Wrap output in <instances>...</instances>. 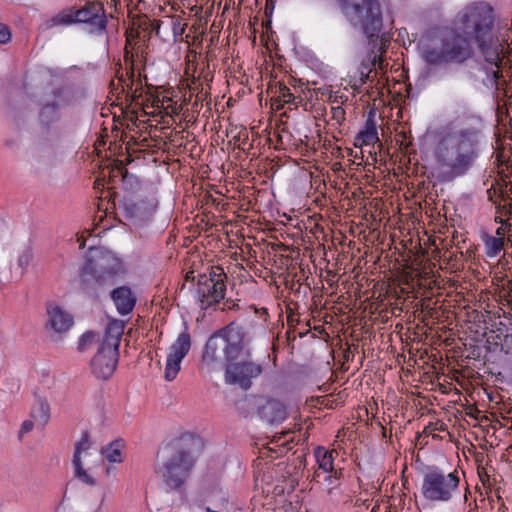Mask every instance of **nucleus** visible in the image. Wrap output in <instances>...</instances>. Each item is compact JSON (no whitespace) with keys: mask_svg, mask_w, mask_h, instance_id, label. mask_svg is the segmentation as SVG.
I'll return each mask as SVG.
<instances>
[{"mask_svg":"<svg viewBox=\"0 0 512 512\" xmlns=\"http://www.w3.org/2000/svg\"><path fill=\"white\" fill-rule=\"evenodd\" d=\"M124 273V264L117 255L104 248H91L79 269V288L91 299H99L109 291L117 312L126 316L136 305L135 294L128 286L110 290Z\"/></svg>","mask_w":512,"mask_h":512,"instance_id":"f257e3e1","label":"nucleus"},{"mask_svg":"<svg viewBox=\"0 0 512 512\" xmlns=\"http://www.w3.org/2000/svg\"><path fill=\"white\" fill-rule=\"evenodd\" d=\"M494 22L493 8L485 2L471 3L456 15L457 29L469 35L470 44L476 46L483 61L496 68L492 71V80L498 89L503 77L501 67L510 64L508 55L512 49L507 39L495 33Z\"/></svg>","mask_w":512,"mask_h":512,"instance_id":"f03ea898","label":"nucleus"},{"mask_svg":"<svg viewBox=\"0 0 512 512\" xmlns=\"http://www.w3.org/2000/svg\"><path fill=\"white\" fill-rule=\"evenodd\" d=\"M494 22L493 8L485 2L471 3L456 15L457 29L469 35L470 44L476 46L483 61L496 68L492 71V80L498 89L503 77L501 67L510 64L508 55L512 49L507 39L495 33Z\"/></svg>","mask_w":512,"mask_h":512,"instance_id":"7ed1b4c3","label":"nucleus"},{"mask_svg":"<svg viewBox=\"0 0 512 512\" xmlns=\"http://www.w3.org/2000/svg\"><path fill=\"white\" fill-rule=\"evenodd\" d=\"M342 12L354 27H360L372 45L367 62L362 66L367 70V78L376 77L378 70L384 74V34L381 4L378 0H338Z\"/></svg>","mask_w":512,"mask_h":512,"instance_id":"20e7f679","label":"nucleus"},{"mask_svg":"<svg viewBox=\"0 0 512 512\" xmlns=\"http://www.w3.org/2000/svg\"><path fill=\"white\" fill-rule=\"evenodd\" d=\"M370 238L377 240L378 243L369 252H365V264L372 278L368 279V285H371V296L368 299L369 301L365 306L364 312L367 318L366 325L370 322L369 325L372 331L382 338L384 335V332H382V324L384 323V278L381 276V269L383 267L381 256L384 250L382 248L383 240H380V231H378L377 227L373 228ZM374 337H376V335H374Z\"/></svg>","mask_w":512,"mask_h":512,"instance_id":"39448f33","label":"nucleus"},{"mask_svg":"<svg viewBox=\"0 0 512 512\" xmlns=\"http://www.w3.org/2000/svg\"><path fill=\"white\" fill-rule=\"evenodd\" d=\"M473 57L474 49L469 35L460 32L457 27L434 38L422 51L423 60L431 66L464 64Z\"/></svg>","mask_w":512,"mask_h":512,"instance_id":"423d86ee","label":"nucleus"},{"mask_svg":"<svg viewBox=\"0 0 512 512\" xmlns=\"http://www.w3.org/2000/svg\"><path fill=\"white\" fill-rule=\"evenodd\" d=\"M195 462L191 449L184 443V439H180L170 445V454L156 472L167 488L180 490L189 478Z\"/></svg>","mask_w":512,"mask_h":512,"instance_id":"0eeeda50","label":"nucleus"},{"mask_svg":"<svg viewBox=\"0 0 512 512\" xmlns=\"http://www.w3.org/2000/svg\"><path fill=\"white\" fill-rule=\"evenodd\" d=\"M474 131H463L456 145L438 157V162L446 179L452 180L464 175L474 164L478 153Z\"/></svg>","mask_w":512,"mask_h":512,"instance_id":"6e6552de","label":"nucleus"},{"mask_svg":"<svg viewBox=\"0 0 512 512\" xmlns=\"http://www.w3.org/2000/svg\"><path fill=\"white\" fill-rule=\"evenodd\" d=\"M389 245L386 250V300H399L408 294L411 288L412 272L405 255V245Z\"/></svg>","mask_w":512,"mask_h":512,"instance_id":"1a4fd4ad","label":"nucleus"},{"mask_svg":"<svg viewBox=\"0 0 512 512\" xmlns=\"http://www.w3.org/2000/svg\"><path fill=\"white\" fill-rule=\"evenodd\" d=\"M226 280L227 275L220 266L212 267L209 273H203L197 276L194 297L200 309H215L225 298Z\"/></svg>","mask_w":512,"mask_h":512,"instance_id":"9d476101","label":"nucleus"},{"mask_svg":"<svg viewBox=\"0 0 512 512\" xmlns=\"http://www.w3.org/2000/svg\"><path fill=\"white\" fill-rule=\"evenodd\" d=\"M460 478L457 473L433 468L428 470L423 478L422 494L430 501H449L457 491Z\"/></svg>","mask_w":512,"mask_h":512,"instance_id":"9b49d317","label":"nucleus"},{"mask_svg":"<svg viewBox=\"0 0 512 512\" xmlns=\"http://www.w3.org/2000/svg\"><path fill=\"white\" fill-rule=\"evenodd\" d=\"M384 164L383 153H378V161L373 162L366 156L365 159V177L367 182L375 188L376 196L372 197L371 200L366 204L367 213L370 214L372 221L376 225H380L384 217V192H380L379 187H383L381 166Z\"/></svg>","mask_w":512,"mask_h":512,"instance_id":"f8f14e48","label":"nucleus"},{"mask_svg":"<svg viewBox=\"0 0 512 512\" xmlns=\"http://www.w3.org/2000/svg\"><path fill=\"white\" fill-rule=\"evenodd\" d=\"M221 333L225 341L224 359L227 364L236 361L241 355L251 357V337L243 325L232 321L221 329Z\"/></svg>","mask_w":512,"mask_h":512,"instance_id":"ddd939ff","label":"nucleus"},{"mask_svg":"<svg viewBox=\"0 0 512 512\" xmlns=\"http://www.w3.org/2000/svg\"><path fill=\"white\" fill-rule=\"evenodd\" d=\"M376 111L371 109L365 121L364 128L354 138V145L361 148L364 155L367 153L368 159L373 162L378 161V153L383 150V143L378 137Z\"/></svg>","mask_w":512,"mask_h":512,"instance_id":"4468645a","label":"nucleus"},{"mask_svg":"<svg viewBox=\"0 0 512 512\" xmlns=\"http://www.w3.org/2000/svg\"><path fill=\"white\" fill-rule=\"evenodd\" d=\"M263 372V366L250 358L244 361H234L226 364L225 380L228 384L238 385L243 390L252 386V379L259 377Z\"/></svg>","mask_w":512,"mask_h":512,"instance_id":"2eb2a0df","label":"nucleus"},{"mask_svg":"<svg viewBox=\"0 0 512 512\" xmlns=\"http://www.w3.org/2000/svg\"><path fill=\"white\" fill-rule=\"evenodd\" d=\"M75 13L77 24H87L90 34L100 36L107 32L108 20L102 3L87 2L83 7L75 8Z\"/></svg>","mask_w":512,"mask_h":512,"instance_id":"dca6fc26","label":"nucleus"},{"mask_svg":"<svg viewBox=\"0 0 512 512\" xmlns=\"http://www.w3.org/2000/svg\"><path fill=\"white\" fill-rule=\"evenodd\" d=\"M119 209L129 225L143 227L150 222L155 212V205L143 199L135 201L124 198L119 201Z\"/></svg>","mask_w":512,"mask_h":512,"instance_id":"f3484780","label":"nucleus"},{"mask_svg":"<svg viewBox=\"0 0 512 512\" xmlns=\"http://www.w3.org/2000/svg\"><path fill=\"white\" fill-rule=\"evenodd\" d=\"M191 348V336L185 328L181 332L175 342L170 346V352L167 356L165 367V379L172 381L176 378L180 371V364Z\"/></svg>","mask_w":512,"mask_h":512,"instance_id":"a211bd4d","label":"nucleus"},{"mask_svg":"<svg viewBox=\"0 0 512 512\" xmlns=\"http://www.w3.org/2000/svg\"><path fill=\"white\" fill-rule=\"evenodd\" d=\"M118 359V351L99 346L96 355L91 360L92 373L99 379H109L117 367Z\"/></svg>","mask_w":512,"mask_h":512,"instance_id":"6ab92c4d","label":"nucleus"},{"mask_svg":"<svg viewBox=\"0 0 512 512\" xmlns=\"http://www.w3.org/2000/svg\"><path fill=\"white\" fill-rule=\"evenodd\" d=\"M90 447V434L88 431H85L82 433L81 439L75 444L72 464L74 467L75 478L89 486H95L97 483L96 480L92 476H90L87 473V471L83 468V464L81 461L82 452L89 450Z\"/></svg>","mask_w":512,"mask_h":512,"instance_id":"aec40b11","label":"nucleus"},{"mask_svg":"<svg viewBox=\"0 0 512 512\" xmlns=\"http://www.w3.org/2000/svg\"><path fill=\"white\" fill-rule=\"evenodd\" d=\"M258 416L268 424H278L287 417L284 404L275 399H266L263 404L257 407Z\"/></svg>","mask_w":512,"mask_h":512,"instance_id":"412c9836","label":"nucleus"},{"mask_svg":"<svg viewBox=\"0 0 512 512\" xmlns=\"http://www.w3.org/2000/svg\"><path fill=\"white\" fill-rule=\"evenodd\" d=\"M224 346L225 341L220 329L208 338L203 353V361L207 364L219 361L221 355H224Z\"/></svg>","mask_w":512,"mask_h":512,"instance_id":"4be33fe9","label":"nucleus"},{"mask_svg":"<svg viewBox=\"0 0 512 512\" xmlns=\"http://www.w3.org/2000/svg\"><path fill=\"white\" fill-rule=\"evenodd\" d=\"M124 328V321L118 319L111 320L106 327L105 336L100 347L119 352L120 341L124 333Z\"/></svg>","mask_w":512,"mask_h":512,"instance_id":"5701e85b","label":"nucleus"},{"mask_svg":"<svg viewBox=\"0 0 512 512\" xmlns=\"http://www.w3.org/2000/svg\"><path fill=\"white\" fill-rule=\"evenodd\" d=\"M47 314L48 324L58 333L66 332L73 324V317L59 306L48 305Z\"/></svg>","mask_w":512,"mask_h":512,"instance_id":"b1692460","label":"nucleus"},{"mask_svg":"<svg viewBox=\"0 0 512 512\" xmlns=\"http://www.w3.org/2000/svg\"><path fill=\"white\" fill-rule=\"evenodd\" d=\"M485 254L488 257H496L505 248V243L510 242V235L507 238L496 237L488 233L482 235Z\"/></svg>","mask_w":512,"mask_h":512,"instance_id":"393cba45","label":"nucleus"},{"mask_svg":"<svg viewBox=\"0 0 512 512\" xmlns=\"http://www.w3.org/2000/svg\"><path fill=\"white\" fill-rule=\"evenodd\" d=\"M334 453L337 454L335 450L328 451L324 447H317L315 449L314 455L316 462L318 463L319 469H321L324 473L333 472Z\"/></svg>","mask_w":512,"mask_h":512,"instance_id":"a878e982","label":"nucleus"},{"mask_svg":"<svg viewBox=\"0 0 512 512\" xmlns=\"http://www.w3.org/2000/svg\"><path fill=\"white\" fill-rule=\"evenodd\" d=\"M124 447L122 439L114 440L107 446L101 448V454L112 463H119L122 461L121 453Z\"/></svg>","mask_w":512,"mask_h":512,"instance_id":"bb28decb","label":"nucleus"},{"mask_svg":"<svg viewBox=\"0 0 512 512\" xmlns=\"http://www.w3.org/2000/svg\"><path fill=\"white\" fill-rule=\"evenodd\" d=\"M440 432L448 434L447 429L445 428L443 423L439 421L429 423L427 426H425L422 433L419 435L418 441L420 442V444H427V438L429 437H431L432 439H442L443 436L439 434Z\"/></svg>","mask_w":512,"mask_h":512,"instance_id":"cd10ccee","label":"nucleus"},{"mask_svg":"<svg viewBox=\"0 0 512 512\" xmlns=\"http://www.w3.org/2000/svg\"><path fill=\"white\" fill-rule=\"evenodd\" d=\"M59 104L57 102H51L45 104L39 113V120L41 124L49 126L58 118Z\"/></svg>","mask_w":512,"mask_h":512,"instance_id":"c85d7f7f","label":"nucleus"},{"mask_svg":"<svg viewBox=\"0 0 512 512\" xmlns=\"http://www.w3.org/2000/svg\"><path fill=\"white\" fill-rule=\"evenodd\" d=\"M75 8L71 7L68 9H65L58 13L56 16H54L50 22L51 24L48 25V27L57 26V25H72L77 24L76 17H75Z\"/></svg>","mask_w":512,"mask_h":512,"instance_id":"c756f323","label":"nucleus"},{"mask_svg":"<svg viewBox=\"0 0 512 512\" xmlns=\"http://www.w3.org/2000/svg\"><path fill=\"white\" fill-rule=\"evenodd\" d=\"M494 203L497 204L498 212L501 215L512 214V196H510L507 190L501 188L498 200H494Z\"/></svg>","mask_w":512,"mask_h":512,"instance_id":"7c9ffc66","label":"nucleus"},{"mask_svg":"<svg viewBox=\"0 0 512 512\" xmlns=\"http://www.w3.org/2000/svg\"><path fill=\"white\" fill-rule=\"evenodd\" d=\"M32 416L43 425L50 419V406L46 400H39L38 407L33 411Z\"/></svg>","mask_w":512,"mask_h":512,"instance_id":"2f4dec72","label":"nucleus"},{"mask_svg":"<svg viewBox=\"0 0 512 512\" xmlns=\"http://www.w3.org/2000/svg\"><path fill=\"white\" fill-rule=\"evenodd\" d=\"M99 339V334L94 331H87L79 339L78 342V350L80 352L85 351L89 348L94 342Z\"/></svg>","mask_w":512,"mask_h":512,"instance_id":"473e14b6","label":"nucleus"},{"mask_svg":"<svg viewBox=\"0 0 512 512\" xmlns=\"http://www.w3.org/2000/svg\"><path fill=\"white\" fill-rule=\"evenodd\" d=\"M405 502V494H398L397 496L391 495L388 497L386 501V510L389 509V512H397L398 509H402Z\"/></svg>","mask_w":512,"mask_h":512,"instance_id":"72a5a7b5","label":"nucleus"},{"mask_svg":"<svg viewBox=\"0 0 512 512\" xmlns=\"http://www.w3.org/2000/svg\"><path fill=\"white\" fill-rule=\"evenodd\" d=\"M382 420H384V412H382L381 416L379 415L373 416V418H367V425L370 426L372 431H375L376 433L379 432V435L384 437V425Z\"/></svg>","mask_w":512,"mask_h":512,"instance_id":"f704fd0d","label":"nucleus"},{"mask_svg":"<svg viewBox=\"0 0 512 512\" xmlns=\"http://www.w3.org/2000/svg\"><path fill=\"white\" fill-rule=\"evenodd\" d=\"M33 259V253L30 248H26L18 257L17 264L22 269L21 275L24 273V271L29 266L30 262Z\"/></svg>","mask_w":512,"mask_h":512,"instance_id":"c9c22d12","label":"nucleus"},{"mask_svg":"<svg viewBox=\"0 0 512 512\" xmlns=\"http://www.w3.org/2000/svg\"><path fill=\"white\" fill-rule=\"evenodd\" d=\"M279 92V100L283 101L284 103H292L295 101V96L290 92V89L284 85L280 84L278 87Z\"/></svg>","mask_w":512,"mask_h":512,"instance_id":"e433bc0d","label":"nucleus"},{"mask_svg":"<svg viewBox=\"0 0 512 512\" xmlns=\"http://www.w3.org/2000/svg\"><path fill=\"white\" fill-rule=\"evenodd\" d=\"M511 230L512 224L509 221H505L496 229L494 236L506 238V235L509 234Z\"/></svg>","mask_w":512,"mask_h":512,"instance_id":"4c0bfd02","label":"nucleus"},{"mask_svg":"<svg viewBox=\"0 0 512 512\" xmlns=\"http://www.w3.org/2000/svg\"><path fill=\"white\" fill-rule=\"evenodd\" d=\"M365 411L368 418H373V416H379V402L377 400H374L373 402L369 403L368 406L365 408Z\"/></svg>","mask_w":512,"mask_h":512,"instance_id":"58836bf2","label":"nucleus"},{"mask_svg":"<svg viewBox=\"0 0 512 512\" xmlns=\"http://www.w3.org/2000/svg\"><path fill=\"white\" fill-rule=\"evenodd\" d=\"M11 39V32L8 26L0 24V44H6Z\"/></svg>","mask_w":512,"mask_h":512,"instance_id":"ea45409f","label":"nucleus"},{"mask_svg":"<svg viewBox=\"0 0 512 512\" xmlns=\"http://www.w3.org/2000/svg\"><path fill=\"white\" fill-rule=\"evenodd\" d=\"M33 427H34L33 421L25 420L21 425V428L19 431V437L21 438L23 434H26V433L32 431Z\"/></svg>","mask_w":512,"mask_h":512,"instance_id":"a19ab883","label":"nucleus"},{"mask_svg":"<svg viewBox=\"0 0 512 512\" xmlns=\"http://www.w3.org/2000/svg\"><path fill=\"white\" fill-rule=\"evenodd\" d=\"M238 309H239L238 303H236L232 299H227L224 302V307L222 308L223 311L238 310Z\"/></svg>","mask_w":512,"mask_h":512,"instance_id":"79ce46f5","label":"nucleus"},{"mask_svg":"<svg viewBox=\"0 0 512 512\" xmlns=\"http://www.w3.org/2000/svg\"><path fill=\"white\" fill-rule=\"evenodd\" d=\"M494 221H495L496 223H499L500 225H502V223H503V222H505V221H509V219H503V218H502V216H496V217H495V219H494Z\"/></svg>","mask_w":512,"mask_h":512,"instance_id":"37998d69","label":"nucleus"},{"mask_svg":"<svg viewBox=\"0 0 512 512\" xmlns=\"http://www.w3.org/2000/svg\"><path fill=\"white\" fill-rule=\"evenodd\" d=\"M385 143H386V155H389L390 154V145H389V137L387 134H386Z\"/></svg>","mask_w":512,"mask_h":512,"instance_id":"c03bdc74","label":"nucleus"},{"mask_svg":"<svg viewBox=\"0 0 512 512\" xmlns=\"http://www.w3.org/2000/svg\"><path fill=\"white\" fill-rule=\"evenodd\" d=\"M193 273H194L193 271H192V272L187 273V275H186V281H190V280H194V279H195V277L193 276Z\"/></svg>","mask_w":512,"mask_h":512,"instance_id":"a18cd8bd","label":"nucleus"},{"mask_svg":"<svg viewBox=\"0 0 512 512\" xmlns=\"http://www.w3.org/2000/svg\"><path fill=\"white\" fill-rule=\"evenodd\" d=\"M507 187H508V185H507V184H505V189H504V190H507V191H508V193L510 194V196H512V183L510 184V187H509V188H507Z\"/></svg>","mask_w":512,"mask_h":512,"instance_id":"49530a36","label":"nucleus"},{"mask_svg":"<svg viewBox=\"0 0 512 512\" xmlns=\"http://www.w3.org/2000/svg\"><path fill=\"white\" fill-rule=\"evenodd\" d=\"M390 348H391V351H389V348H388V349H386V354H388V353H392V354L394 355V354H395V350H394V348H393V347H390Z\"/></svg>","mask_w":512,"mask_h":512,"instance_id":"de8ad7c7","label":"nucleus"},{"mask_svg":"<svg viewBox=\"0 0 512 512\" xmlns=\"http://www.w3.org/2000/svg\"><path fill=\"white\" fill-rule=\"evenodd\" d=\"M332 477H333L332 475H326L324 479L329 480L330 483H332Z\"/></svg>","mask_w":512,"mask_h":512,"instance_id":"09e8293b","label":"nucleus"},{"mask_svg":"<svg viewBox=\"0 0 512 512\" xmlns=\"http://www.w3.org/2000/svg\"><path fill=\"white\" fill-rule=\"evenodd\" d=\"M127 177H128V171L126 169H124L123 178L126 179Z\"/></svg>","mask_w":512,"mask_h":512,"instance_id":"8fccbe9b","label":"nucleus"},{"mask_svg":"<svg viewBox=\"0 0 512 512\" xmlns=\"http://www.w3.org/2000/svg\"><path fill=\"white\" fill-rule=\"evenodd\" d=\"M378 508H379V504H376V505L372 508L371 512H376V509H378Z\"/></svg>","mask_w":512,"mask_h":512,"instance_id":"3c124183","label":"nucleus"},{"mask_svg":"<svg viewBox=\"0 0 512 512\" xmlns=\"http://www.w3.org/2000/svg\"><path fill=\"white\" fill-rule=\"evenodd\" d=\"M206 512H218V511L212 510L210 507H206Z\"/></svg>","mask_w":512,"mask_h":512,"instance_id":"603ef678","label":"nucleus"},{"mask_svg":"<svg viewBox=\"0 0 512 512\" xmlns=\"http://www.w3.org/2000/svg\"><path fill=\"white\" fill-rule=\"evenodd\" d=\"M399 358H404V357H403L402 355H400V354H397V359H396V361H397L398 363H400Z\"/></svg>","mask_w":512,"mask_h":512,"instance_id":"864d4df0","label":"nucleus"},{"mask_svg":"<svg viewBox=\"0 0 512 512\" xmlns=\"http://www.w3.org/2000/svg\"><path fill=\"white\" fill-rule=\"evenodd\" d=\"M390 238H391L392 244H394V238H395L394 234H391Z\"/></svg>","mask_w":512,"mask_h":512,"instance_id":"5fc2aeb1","label":"nucleus"},{"mask_svg":"<svg viewBox=\"0 0 512 512\" xmlns=\"http://www.w3.org/2000/svg\"><path fill=\"white\" fill-rule=\"evenodd\" d=\"M379 401H380L381 406L384 407V399L381 398Z\"/></svg>","mask_w":512,"mask_h":512,"instance_id":"6e6d98bb","label":"nucleus"},{"mask_svg":"<svg viewBox=\"0 0 512 512\" xmlns=\"http://www.w3.org/2000/svg\"><path fill=\"white\" fill-rule=\"evenodd\" d=\"M380 129L382 131V136H384V128H383V126H380Z\"/></svg>","mask_w":512,"mask_h":512,"instance_id":"4d7b16f0","label":"nucleus"},{"mask_svg":"<svg viewBox=\"0 0 512 512\" xmlns=\"http://www.w3.org/2000/svg\"><path fill=\"white\" fill-rule=\"evenodd\" d=\"M367 193H369L371 196H373V191L372 190H368Z\"/></svg>","mask_w":512,"mask_h":512,"instance_id":"13d9d810","label":"nucleus"}]
</instances>
